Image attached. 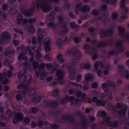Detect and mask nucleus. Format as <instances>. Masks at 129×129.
Masks as SVG:
<instances>
[{"label": "nucleus", "mask_w": 129, "mask_h": 129, "mask_svg": "<svg viewBox=\"0 0 129 129\" xmlns=\"http://www.w3.org/2000/svg\"><path fill=\"white\" fill-rule=\"evenodd\" d=\"M45 31L44 29L39 28L37 30V31L39 34L37 35L38 40V43L40 45V48H38L36 51V59L39 61H41L40 59L43 57L41 55L39 52L41 50H42L44 47L45 50L46 52H47L51 50L50 46L51 42V39L50 38H47L45 39L44 42H42V39L43 38V36L40 34L41 33H43Z\"/></svg>", "instance_id": "obj_1"}, {"label": "nucleus", "mask_w": 129, "mask_h": 129, "mask_svg": "<svg viewBox=\"0 0 129 129\" xmlns=\"http://www.w3.org/2000/svg\"><path fill=\"white\" fill-rule=\"evenodd\" d=\"M59 0H42V1H38L36 2V5L34 4V7L31 8L28 10H24L23 11L22 13L26 16L32 15L34 10V7H36L37 10L41 9L44 12H47L49 10L51 7L48 5V2H54L57 3Z\"/></svg>", "instance_id": "obj_2"}, {"label": "nucleus", "mask_w": 129, "mask_h": 129, "mask_svg": "<svg viewBox=\"0 0 129 129\" xmlns=\"http://www.w3.org/2000/svg\"><path fill=\"white\" fill-rule=\"evenodd\" d=\"M45 66H46L48 69H52V71H50V72L52 74L54 73L57 69L56 66H55L52 68V65L50 63H47L46 64L43 63H41L39 66L38 71L36 72L35 74L37 77H40V78L42 79H44L48 74L44 71Z\"/></svg>", "instance_id": "obj_3"}, {"label": "nucleus", "mask_w": 129, "mask_h": 129, "mask_svg": "<svg viewBox=\"0 0 129 129\" xmlns=\"http://www.w3.org/2000/svg\"><path fill=\"white\" fill-rule=\"evenodd\" d=\"M76 95L78 98H80V99L76 100L74 96L70 97L69 99L70 102L71 103L70 104V105H80L82 103L85 102V98L86 96L85 93H82L81 91H79L77 93Z\"/></svg>", "instance_id": "obj_4"}, {"label": "nucleus", "mask_w": 129, "mask_h": 129, "mask_svg": "<svg viewBox=\"0 0 129 129\" xmlns=\"http://www.w3.org/2000/svg\"><path fill=\"white\" fill-rule=\"evenodd\" d=\"M12 75V72L10 70L6 71L5 70L3 74H0V82H2L3 84L8 83L10 81L8 77H11Z\"/></svg>", "instance_id": "obj_5"}, {"label": "nucleus", "mask_w": 129, "mask_h": 129, "mask_svg": "<svg viewBox=\"0 0 129 129\" xmlns=\"http://www.w3.org/2000/svg\"><path fill=\"white\" fill-rule=\"evenodd\" d=\"M18 88L23 89V91L21 93L23 94H26L28 95L34 94L35 93L36 90L35 88H32L28 85L23 84H19L18 86Z\"/></svg>", "instance_id": "obj_6"}, {"label": "nucleus", "mask_w": 129, "mask_h": 129, "mask_svg": "<svg viewBox=\"0 0 129 129\" xmlns=\"http://www.w3.org/2000/svg\"><path fill=\"white\" fill-rule=\"evenodd\" d=\"M24 46L22 45L21 47V49L24 52V53H21L19 55L18 57V59L20 60H23L24 61L28 59L27 57L25 56V54L28 52V54L32 56L33 55V53L31 52L30 50V46H28L27 48L24 49Z\"/></svg>", "instance_id": "obj_7"}, {"label": "nucleus", "mask_w": 129, "mask_h": 129, "mask_svg": "<svg viewBox=\"0 0 129 129\" xmlns=\"http://www.w3.org/2000/svg\"><path fill=\"white\" fill-rule=\"evenodd\" d=\"M121 41H117L115 44L116 48L114 50H112L108 52L109 54L115 55L117 53H120L123 52L124 49L121 45Z\"/></svg>", "instance_id": "obj_8"}, {"label": "nucleus", "mask_w": 129, "mask_h": 129, "mask_svg": "<svg viewBox=\"0 0 129 129\" xmlns=\"http://www.w3.org/2000/svg\"><path fill=\"white\" fill-rule=\"evenodd\" d=\"M114 43V42L112 40H109L108 43L106 41H104L103 42H98L95 40L92 41V44L93 45H94L96 47L98 48L100 47H105L107 45L111 46L113 45Z\"/></svg>", "instance_id": "obj_9"}, {"label": "nucleus", "mask_w": 129, "mask_h": 129, "mask_svg": "<svg viewBox=\"0 0 129 129\" xmlns=\"http://www.w3.org/2000/svg\"><path fill=\"white\" fill-rule=\"evenodd\" d=\"M64 72L62 71L58 70L56 72V75L57 76V79L58 81V82H54L52 83L53 85H55L58 82L61 85L62 84L64 83V79L63 75Z\"/></svg>", "instance_id": "obj_10"}, {"label": "nucleus", "mask_w": 129, "mask_h": 129, "mask_svg": "<svg viewBox=\"0 0 129 129\" xmlns=\"http://www.w3.org/2000/svg\"><path fill=\"white\" fill-rule=\"evenodd\" d=\"M64 18L61 16L58 17V23L62 25V27L61 30V34L64 35L67 33L68 31V28L66 25H65L67 22L64 20Z\"/></svg>", "instance_id": "obj_11"}, {"label": "nucleus", "mask_w": 129, "mask_h": 129, "mask_svg": "<svg viewBox=\"0 0 129 129\" xmlns=\"http://www.w3.org/2000/svg\"><path fill=\"white\" fill-rule=\"evenodd\" d=\"M82 3H79L76 6L75 12L76 13H78L80 10L81 12H89L90 9L88 6L86 5L82 6Z\"/></svg>", "instance_id": "obj_12"}, {"label": "nucleus", "mask_w": 129, "mask_h": 129, "mask_svg": "<svg viewBox=\"0 0 129 129\" xmlns=\"http://www.w3.org/2000/svg\"><path fill=\"white\" fill-rule=\"evenodd\" d=\"M104 66V64L100 61H97L94 64L95 71L98 70L97 73L99 76H100L102 72V69Z\"/></svg>", "instance_id": "obj_13"}, {"label": "nucleus", "mask_w": 129, "mask_h": 129, "mask_svg": "<svg viewBox=\"0 0 129 129\" xmlns=\"http://www.w3.org/2000/svg\"><path fill=\"white\" fill-rule=\"evenodd\" d=\"M93 102L95 103L97 105L99 106H103L106 104L105 102L98 99V98L96 96L93 97L92 100L89 99L88 101V102L89 103H92Z\"/></svg>", "instance_id": "obj_14"}, {"label": "nucleus", "mask_w": 129, "mask_h": 129, "mask_svg": "<svg viewBox=\"0 0 129 129\" xmlns=\"http://www.w3.org/2000/svg\"><path fill=\"white\" fill-rule=\"evenodd\" d=\"M110 117H107L104 118L102 122V123L103 124H106L109 126H112L115 127L117 125V124L116 121L111 122L110 121Z\"/></svg>", "instance_id": "obj_15"}, {"label": "nucleus", "mask_w": 129, "mask_h": 129, "mask_svg": "<svg viewBox=\"0 0 129 129\" xmlns=\"http://www.w3.org/2000/svg\"><path fill=\"white\" fill-rule=\"evenodd\" d=\"M85 53H89L90 55H92V58L93 60H95L98 57V54L96 52L95 49L94 48L86 51Z\"/></svg>", "instance_id": "obj_16"}, {"label": "nucleus", "mask_w": 129, "mask_h": 129, "mask_svg": "<svg viewBox=\"0 0 129 129\" xmlns=\"http://www.w3.org/2000/svg\"><path fill=\"white\" fill-rule=\"evenodd\" d=\"M113 33V31L112 29H108L107 30H101L100 31L101 37L104 38L108 35H111Z\"/></svg>", "instance_id": "obj_17"}, {"label": "nucleus", "mask_w": 129, "mask_h": 129, "mask_svg": "<svg viewBox=\"0 0 129 129\" xmlns=\"http://www.w3.org/2000/svg\"><path fill=\"white\" fill-rule=\"evenodd\" d=\"M23 116L22 114L19 112L15 113V117L13 119V122L14 123H17L18 121L21 120L23 118Z\"/></svg>", "instance_id": "obj_18"}, {"label": "nucleus", "mask_w": 129, "mask_h": 129, "mask_svg": "<svg viewBox=\"0 0 129 129\" xmlns=\"http://www.w3.org/2000/svg\"><path fill=\"white\" fill-rule=\"evenodd\" d=\"M44 104L46 106H51L53 108L56 107L58 105V103L56 101H54L51 102H48L46 100H45L44 102Z\"/></svg>", "instance_id": "obj_19"}, {"label": "nucleus", "mask_w": 129, "mask_h": 129, "mask_svg": "<svg viewBox=\"0 0 129 129\" xmlns=\"http://www.w3.org/2000/svg\"><path fill=\"white\" fill-rule=\"evenodd\" d=\"M68 69L69 70V77L70 79L72 80H74L75 79V74L76 73V71L75 69H72L71 67L68 66Z\"/></svg>", "instance_id": "obj_20"}, {"label": "nucleus", "mask_w": 129, "mask_h": 129, "mask_svg": "<svg viewBox=\"0 0 129 129\" xmlns=\"http://www.w3.org/2000/svg\"><path fill=\"white\" fill-rule=\"evenodd\" d=\"M119 33V35L121 37H123L124 35V29L123 27H122L119 26L118 27ZM125 38L126 39L129 38V33H128L124 36Z\"/></svg>", "instance_id": "obj_21"}, {"label": "nucleus", "mask_w": 129, "mask_h": 129, "mask_svg": "<svg viewBox=\"0 0 129 129\" xmlns=\"http://www.w3.org/2000/svg\"><path fill=\"white\" fill-rule=\"evenodd\" d=\"M17 22L18 24H23L27 23V20L25 19H22V15L21 14H19L17 17Z\"/></svg>", "instance_id": "obj_22"}, {"label": "nucleus", "mask_w": 129, "mask_h": 129, "mask_svg": "<svg viewBox=\"0 0 129 129\" xmlns=\"http://www.w3.org/2000/svg\"><path fill=\"white\" fill-rule=\"evenodd\" d=\"M25 74V73L24 71H21L18 74V77L20 81L21 82H24L26 79V78Z\"/></svg>", "instance_id": "obj_23"}, {"label": "nucleus", "mask_w": 129, "mask_h": 129, "mask_svg": "<svg viewBox=\"0 0 129 129\" xmlns=\"http://www.w3.org/2000/svg\"><path fill=\"white\" fill-rule=\"evenodd\" d=\"M63 40L62 38H59L56 39L55 42L56 46L59 48H61L63 45Z\"/></svg>", "instance_id": "obj_24"}, {"label": "nucleus", "mask_w": 129, "mask_h": 129, "mask_svg": "<svg viewBox=\"0 0 129 129\" xmlns=\"http://www.w3.org/2000/svg\"><path fill=\"white\" fill-rule=\"evenodd\" d=\"M80 67L82 69H89L91 68V64L88 62L82 63L80 64Z\"/></svg>", "instance_id": "obj_25"}, {"label": "nucleus", "mask_w": 129, "mask_h": 129, "mask_svg": "<svg viewBox=\"0 0 129 129\" xmlns=\"http://www.w3.org/2000/svg\"><path fill=\"white\" fill-rule=\"evenodd\" d=\"M11 113L10 110H7L5 113L6 117H4L3 116L0 115V118H1L2 119L4 118L5 120L8 121L9 120H10L11 116Z\"/></svg>", "instance_id": "obj_26"}, {"label": "nucleus", "mask_w": 129, "mask_h": 129, "mask_svg": "<svg viewBox=\"0 0 129 129\" xmlns=\"http://www.w3.org/2000/svg\"><path fill=\"white\" fill-rule=\"evenodd\" d=\"M57 60L60 64H62L65 62L64 59L60 53H59L57 55Z\"/></svg>", "instance_id": "obj_27"}, {"label": "nucleus", "mask_w": 129, "mask_h": 129, "mask_svg": "<svg viewBox=\"0 0 129 129\" xmlns=\"http://www.w3.org/2000/svg\"><path fill=\"white\" fill-rule=\"evenodd\" d=\"M126 0H121L120 7L121 8H123V11L125 13H126L128 11V9L125 7V2Z\"/></svg>", "instance_id": "obj_28"}, {"label": "nucleus", "mask_w": 129, "mask_h": 129, "mask_svg": "<svg viewBox=\"0 0 129 129\" xmlns=\"http://www.w3.org/2000/svg\"><path fill=\"white\" fill-rule=\"evenodd\" d=\"M93 76L91 74L88 73H87L85 74V76L84 81L89 82L90 80L93 79Z\"/></svg>", "instance_id": "obj_29"}, {"label": "nucleus", "mask_w": 129, "mask_h": 129, "mask_svg": "<svg viewBox=\"0 0 129 129\" xmlns=\"http://www.w3.org/2000/svg\"><path fill=\"white\" fill-rule=\"evenodd\" d=\"M59 93V91L58 89H56L53 91L49 93V95L50 96H57Z\"/></svg>", "instance_id": "obj_30"}, {"label": "nucleus", "mask_w": 129, "mask_h": 129, "mask_svg": "<svg viewBox=\"0 0 129 129\" xmlns=\"http://www.w3.org/2000/svg\"><path fill=\"white\" fill-rule=\"evenodd\" d=\"M14 53V52L13 51L11 50L10 48H9L6 50L4 53V55L5 56L10 55H12Z\"/></svg>", "instance_id": "obj_31"}, {"label": "nucleus", "mask_w": 129, "mask_h": 129, "mask_svg": "<svg viewBox=\"0 0 129 129\" xmlns=\"http://www.w3.org/2000/svg\"><path fill=\"white\" fill-rule=\"evenodd\" d=\"M108 95L109 96V99L110 100L112 99L113 98L112 93L110 91L109 92H107L104 94H102V96L101 97V98H104L105 97L107 96Z\"/></svg>", "instance_id": "obj_32"}, {"label": "nucleus", "mask_w": 129, "mask_h": 129, "mask_svg": "<svg viewBox=\"0 0 129 129\" xmlns=\"http://www.w3.org/2000/svg\"><path fill=\"white\" fill-rule=\"evenodd\" d=\"M126 107L125 106L122 107V109L121 111H119L118 113L120 115V116L122 115H124L125 114L126 110Z\"/></svg>", "instance_id": "obj_33"}, {"label": "nucleus", "mask_w": 129, "mask_h": 129, "mask_svg": "<svg viewBox=\"0 0 129 129\" xmlns=\"http://www.w3.org/2000/svg\"><path fill=\"white\" fill-rule=\"evenodd\" d=\"M83 88L84 90H88L89 89L88 85H89V82L86 81H83Z\"/></svg>", "instance_id": "obj_34"}, {"label": "nucleus", "mask_w": 129, "mask_h": 129, "mask_svg": "<svg viewBox=\"0 0 129 129\" xmlns=\"http://www.w3.org/2000/svg\"><path fill=\"white\" fill-rule=\"evenodd\" d=\"M69 96L67 95H66L62 99L61 102V103L62 104H64L67 102H69Z\"/></svg>", "instance_id": "obj_35"}, {"label": "nucleus", "mask_w": 129, "mask_h": 129, "mask_svg": "<svg viewBox=\"0 0 129 129\" xmlns=\"http://www.w3.org/2000/svg\"><path fill=\"white\" fill-rule=\"evenodd\" d=\"M73 55L76 57L78 59H80L81 57V54L78 51H75L73 53Z\"/></svg>", "instance_id": "obj_36"}, {"label": "nucleus", "mask_w": 129, "mask_h": 129, "mask_svg": "<svg viewBox=\"0 0 129 129\" xmlns=\"http://www.w3.org/2000/svg\"><path fill=\"white\" fill-rule=\"evenodd\" d=\"M27 30H29L31 33H33L35 31L34 28L32 25H28L26 27Z\"/></svg>", "instance_id": "obj_37"}, {"label": "nucleus", "mask_w": 129, "mask_h": 129, "mask_svg": "<svg viewBox=\"0 0 129 129\" xmlns=\"http://www.w3.org/2000/svg\"><path fill=\"white\" fill-rule=\"evenodd\" d=\"M2 37L5 39H7L10 37V35L8 33L4 32L2 34Z\"/></svg>", "instance_id": "obj_38"}, {"label": "nucleus", "mask_w": 129, "mask_h": 129, "mask_svg": "<svg viewBox=\"0 0 129 129\" xmlns=\"http://www.w3.org/2000/svg\"><path fill=\"white\" fill-rule=\"evenodd\" d=\"M106 115V112L104 111H101L98 112L97 115L99 116L104 117Z\"/></svg>", "instance_id": "obj_39"}, {"label": "nucleus", "mask_w": 129, "mask_h": 129, "mask_svg": "<svg viewBox=\"0 0 129 129\" xmlns=\"http://www.w3.org/2000/svg\"><path fill=\"white\" fill-rule=\"evenodd\" d=\"M117 0H105V2L107 4L112 3L113 5L115 4Z\"/></svg>", "instance_id": "obj_40"}, {"label": "nucleus", "mask_w": 129, "mask_h": 129, "mask_svg": "<svg viewBox=\"0 0 129 129\" xmlns=\"http://www.w3.org/2000/svg\"><path fill=\"white\" fill-rule=\"evenodd\" d=\"M37 111V108H31L29 111V112L34 114L36 113Z\"/></svg>", "instance_id": "obj_41"}, {"label": "nucleus", "mask_w": 129, "mask_h": 129, "mask_svg": "<svg viewBox=\"0 0 129 129\" xmlns=\"http://www.w3.org/2000/svg\"><path fill=\"white\" fill-rule=\"evenodd\" d=\"M14 30L15 32L19 34H20L21 35L23 34V31L21 29L17 28H14Z\"/></svg>", "instance_id": "obj_42"}, {"label": "nucleus", "mask_w": 129, "mask_h": 129, "mask_svg": "<svg viewBox=\"0 0 129 129\" xmlns=\"http://www.w3.org/2000/svg\"><path fill=\"white\" fill-rule=\"evenodd\" d=\"M100 12L98 9H94L91 11V13L94 15H98Z\"/></svg>", "instance_id": "obj_43"}, {"label": "nucleus", "mask_w": 129, "mask_h": 129, "mask_svg": "<svg viewBox=\"0 0 129 129\" xmlns=\"http://www.w3.org/2000/svg\"><path fill=\"white\" fill-rule=\"evenodd\" d=\"M107 85L105 83H104L102 85V89L104 91L105 93L108 92V89L107 88Z\"/></svg>", "instance_id": "obj_44"}, {"label": "nucleus", "mask_w": 129, "mask_h": 129, "mask_svg": "<svg viewBox=\"0 0 129 129\" xmlns=\"http://www.w3.org/2000/svg\"><path fill=\"white\" fill-rule=\"evenodd\" d=\"M108 85L110 87L114 88L115 85L114 83L111 81H107Z\"/></svg>", "instance_id": "obj_45"}, {"label": "nucleus", "mask_w": 129, "mask_h": 129, "mask_svg": "<svg viewBox=\"0 0 129 129\" xmlns=\"http://www.w3.org/2000/svg\"><path fill=\"white\" fill-rule=\"evenodd\" d=\"M55 14L54 13H51L47 17V20L52 19L54 17Z\"/></svg>", "instance_id": "obj_46"}, {"label": "nucleus", "mask_w": 129, "mask_h": 129, "mask_svg": "<svg viewBox=\"0 0 129 129\" xmlns=\"http://www.w3.org/2000/svg\"><path fill=\"white\" fill-rule=\"evenodd\" d=\"M110 67L108 66L107 67L105 66V68L104 70V74L106 75L107 74H108L109 72V70Z\"/></svg>", "instance_id": "obj_47"}, {"label": "nucleus", "mask_w": 129, "mask_h": 129, "mask_svg": "<svg viewBox=\"0 0 129 129\" xmlns=\"http://www.w3.org/2000/svg\"><path fill=\"white\" fill-rule=\"evenodd\" d=\"M42 97L41 96H36L33 99V101L35 102H38L41 99Z\"/></svg>", "instance_id": "obj_48"}, {"label": "nucleus", "mask_w": 129, "mask_h": 129, "mask_svg": "<svg viewBox=\"0 0 129 129\" xmlns=\"http://www.w3.org/2000/svg\"><path fill=\"white\" fill-rule=\"evenodd\" d=\"M78 60L75 59L72 61L70 62V65L71 66H75L78 63Z\"/></svg>", "instance_id": "obj_49"}, {"label": "nucleus", "mask_w": 129, "mask_h": 129, "mask_svg": "<svg viewBox=\"0 0 129 129\" xmlns=\"http://www.w3.org/2000/svg\"><path fill=\"white\" fill-rule=\"evenodd\" d=\"M118 14L116 13H113L111 16L112 19L113 20H116L117 18Z\"/></svg>", "instance_id": "obj_50"}, {"label": "nucleus", "mask_w": 129, "mask_h": 129, "mask_svg": "<svg viewBox=\"0 0 129 129\" xmlns=\"http://www.w3.org/2000/svg\"><path fill=\"white\" fill-rule=\"evenodd\" d=\"M42 119H40L38 120L37 124L38 126L39 127H41L43 125V123L42 121Z\"/></svg>", "instance_id": "obj_51"}, {"label": "nucleus", "mask_w": 129, "mask_h": 129, "mask_svg": "<svg viewBox=\"0 0 129 129\" xmlns=\"http://www.w3.org/2000/svg\"><path fill=\"white\" fill-rule=\"evenodd\" d=\"M33 65L34 69H36L38 66V62L35 61H33Z\"/></svg>", "instance_id": "obj_52"}, {"label": "nucleus", "mask_w": 129, "mask_h": 129, "mask_svg": "<svg viewBox=\"0 0 129 129\" xmlns=\"http://www.w3.org/2000/svg\"><path fill=\"white\" fill-rule=\"evenodd\" d=\"M70 25L72 28H77L79 26L76 25L75 22H72L70 23Z\"/></svg>", "instance_id": "obj_53"}, {"label": "nucleus", "mask_w": 129, "mask_h": 129, "mask_svg": "<svg viewBox=\"0 0 129 129\" xmlns=\"http://www.w3.org/2000/svg\"><path fill=\"white\" fill-rule=\"evenodd\" d=\"M63 39H64L63 42L65 43V44L68 43L70 41L69 38L67 37H65L62 38Z\"/></svg>", "instance_id": "obj_54"}, {"label": "nucleus", "mask_w": 129, "mask_h": 129, "mask_svg": "<svg viewBox=\"0 0 129 129\" xmlns=\"http://www.w3.org/2000/svg\"><path fill=\"white\" fill-rule=\"evenodd\" d=\"M70 83L72 85L76 87H79L80 89H82V86L80 84H76L75 83L73 82H71Z\"/></svg>", "instance_id": "obj_55"}, {"label": "nucleus", "mask_w": 129, "mask_h": 129, "mask_svg": "<svg viewBox=\"0 0 129 129\" xmlns=\"http://www.w3.org/2000/svg\"><path fill=\"white\" fill-rule=\"evenodd\" d=\"M48 25L49 27H50L51 28H52L55 27V25L54 23L52 21L50 22V23H49Z\"/></svg>", "instance_id": "obj_56"}, {"label": "nucleus", "mask_w": 129, "mask_h": 129, "mask_svg": "<svg viewBox=\"0 0 129 129\" xmlns=\"http://www.w3.org/2000/svg\"><path fill=\"white\" fill-rule=\"evenodd\" d=\"M127 17V16L126 15H123L122 17H120L118 19V21L119 22H121L122 20H124L125 18Z\"/></svg>", "instance_id": "obj_57"}, {"label": "nucleus", "mask_w": 129, "mask_h": 129, "mask_svg": "<svg viewBox=\"0 0 129 129\" xmlns=\"http://www.w3.org/2000/svg\"><path fill=\"white\" fill-rule=\"evenodd\" d=\"M27 22H28L30 23H34L36 21V19L34 18H30L28 19L27 20Z\"/></svg>", "instance_id": "obj_58"}, {"label": "nucleus", "mask_w": 129, "mask_h": 129, "mask_svg": "<svg viewBox=\"0 0 129 129\" xmlns=\"http://www.w3.org/2000/svg\"><path fill=\"white\" fill-rule=\"evenodd\" d=\"M45 58L46 60L49 61H51L52 59V58L49 56L48 54H46L45 55Z\"/></svg>", "instance_id": "obj_59"}, {"label": "nucleus", "mask_w": 129, "mask_h": 129, "mask_svg": "<svg viewBox=\"0 0 129 129\" xmlns=\"http://www.w3.org/2000/svg\"><path fill=\"white\" fill-rule=\"evenodd\" d=\"M17 12L16 10L13 8H11V9L10 10V13L12 14H16Z\"/></svg>", "instance_id": "obj_60"}, {"label": "nucleus", "mask_w": 129, "mask_h": 129, "mask_svg": "<svg viewBox=\"0 0 129 129\" xmlns=\"http://www.w3.org/2000/svg\"><path fill=\"white\" fill-rule=\"evenodd\" d=\"M23 122L27 124L30 122V120L29 118L27 117H25L24 119Z\"/></svg>", "instance_id": "obj_61"}, {"label": "nucleus", "mask_w": 129, "mask_h": 129, "mask_svg": "<svg viewBox=\"0 0 129 129\" xmlns=\"http://www.w3.org/2000/svg\"><path fill=\"white\" fill-rule=\"evenodd\" d=\"M70 5L69 4H66L63 7L62 9L63 10H67L69 7Z\"/></svg>", "instance_id": "obj_62"}, {"label": "nucleus", "mask_w": 129, "mask_h": 129, "mask_svg": "<svg viewBox=\"0 0 129 129\" xmlns=\"http://www.w3.org/2000/svg\"><path fill=\"white\" fill-rule=\"evenodd\" d=\"M128 72V71L127 70H125L124 72V74L125 77V78L126 79H129V74L127 73Z\"/></svg>", "instance_id": "obj_63"}, {"label": "nucleus", "mask_w": 129, "mask_h": 129, "mask_svg": "<svg viewBox=\"0 0 129 129\" xmlns=\"http://www.w3.org/2000/svg\"><path fill=\"white\" fill-rule=\"evenodd\" d=\"M8 5L6 4H5L2 7L3 10V11L5 12L6 11L8 10Z\"/></svg>", "instance_id": "obj_64"}]
</instances>
